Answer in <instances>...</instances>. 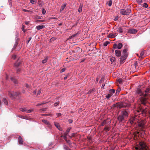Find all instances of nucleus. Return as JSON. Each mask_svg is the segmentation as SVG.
Returning a JSON list of instances; mask_svg holds the SVG:
<instances>
[{
    "instance_id": "f257e3e1",
    "label": "nucleus",
    "mask_w": 150,
    "mask_h": 150,
    "mask_svg": "<svg viewBox=\"0 0 150 150\" xmlns=\"http://www.w3.org/2000/svg\"><path fill=\"white\" fill-rule=\"evenodd\" d=\"M149 96H141L139 98V102L140 105L138 109L137 110L138 112L141 114L145 113L146 111L145 109H144L142 107L141 105H143L144 106H146V104L147 103V100Z\"/></svg>"
},
{
    "instance_id": "f03ea898",
    "label": "nucleus",
    "mask_w": 150,
    "mask_h": 150,
    "mask_svg": "<svg viewBox=\"0 0 150 150\" xmlns=\"http://www.w3.org/2000/svg\"><path fill=\"white\" fill-rule=\"evenodd\" d=\"M150 93V89L149 88H146L145 90L143 91L141 89L138 88L136 91V93L139 95V96H150L149 94Z\"/></svg>"
},
{
    "instance_id": "7ed1b4c3",
    "label": "nucleus",
    "mask_w": 150,
    "mask_h": 150,
    "mask_svg": "<svg viewBox=\"0 0 150 150\" xmlns=\"http://www.w3.org/2000/svg\"><path fill=\"white\" fill-rule=\"evenodd\" d=\"M147 148L145 143L143 141L139 142V145L135 147L136 150H147Z\"/></svg>"
},
{
    "instance_id": "20e7f679",
    "label": "nucleus",
    "mask_w": 150,
    "mask_h": 150,
    "mask_svg": "<svg viewBox=\"0 0 150 150\" xmlns=\"http://www.w3.org/2000/svg\"><path fill=\"white\" fill-rule=\"evenodd\" d=\"M127 50L126 49H124L122 52L123 55L120 59V62L122 64L124 61L126 59L128 55V53L127 52Z\"/></svg>"
},
{
    "instance_id": "39448f33",
    "label": "nucleus",
    "mask_w": 150,
    "mask_h": 150,
    "mask_svg": "<svg viewBox=\"0 0 150 150\" xmlns=\"http://www.w3.org/2000/svg\"><path fill=\"white\" fill-rule=\"evenodd\" d=\"M20 94L19 92H14L13 91L11 92H8V95L12 98H14V97H16L18 96Z\"/></svg>"
},
{
    "instance_id": "423d86ee",
    "label": "nucleus",
    "mask_w": 150,
    "mask_h": 150,
    "mask_svg": "<svg viewBox=\"0 0 150 150\" xmlns=\"http://www.w3.org/2000/svg\"><path fill=\"white\" fill-rule=\"evenodd\" d=\"M131 12V10L127 8L126 10L122 9L120 10V13L123 15H128Z\"/></svg>"
},
{
    "instance_id": "0eeeda50",
    "label": "nucleus",
    "mask_w": 150,
    "mask_h": 150,
    "mask_svg": "<svg viewBox=\"0 0 150 150\" xmlns=\"http://www.w3.org/2000/svg\"><path fill=\"white\" fill-rule=\"evenodd\" d=\"M121 115L125 118H126L128 116V112L125 110H124L121 112Z\"/></svg>"
},
{
    "instance_id": "6e6552de",
    "label": "nucleus",
    "mask_w": 150,
    "mask_h": 150,
    "mask_svg": "<svg viewBox=\"0 0 150 150\" xmlns=\"http://www.w3.org/2000/svg\"><path fill=\"white\" fill-rule=\"evenodd\" d=\"M125 118L123 117L121 115H119L117 117V120L120 123L121 122H123L125 121Z\"/></svg>"
},
{
    "instance_id": "1a4fd4ad",
    "label": "nucleus",
    "mask_w": 150,
    "mask_h": 150,
    "mask_svg": "<svg viewBox=\"0 0 150 150\" xmlns=\"http://www.w3.org/2000/svg\"><path fill=\"white\" fill-rule=\"evenodd\" d=\"M137 32V30L132 28L128 30V33L132 34H135Z\"/></svg>"
},
{
    "instance_id": "9d476101",
    "label": "nucleus",
    "mask_w": 150,
    "mask_h": 150,
    "mask_svg": "<svg viewBox=\"0 0 150 150\" xmlns=\"http://www.w3.org/2000/svg\"><path fill=\"white\" fill-rule=\"evenodd\" d=\"M138 117L137 115L135 116L134 117L131 118L130 119L132 120V121L136 123L137 122H138L139 120H138Z\"/></svg>"
},
{
    "instance_id": "9b49d317",
    "label": "nucleus",
    "mask_w": 150,
    "mask_h": 150,
    "mask_svg": "<svg viewBox=\"0 0 150 150\" xmlns=\"http://www.w3.org/2000/svg\"><path fill=\"white\" fill-rule=\"evenodd\" d=\"M123 105V108H125L126 107H129L130 106V105L129 103H127L126 102H122Z\"/></svg>"
},
{
    "instance_id": "f8f14e48",
    "label": "nucleus",
    "mask_w": 150,
    "mask_h": 150,
    "mask_svg": "<svg viewBox=\"0 0 150 150\" xmlns=\"http://www.w3.org/2000/svg\"><path fill=\"white\" fill-rule=\"evenodd\" d=\"M144 122L142 120H141L139 122L138 125L142 128H143L144 127Z\"/></svg>"
},
{
    "instance_id": "ddd939ff",
    "label": "nucleus",
    "mask_w": 150,
    "mask_h": 150,
    "mask_svg": "<svg viewBox=\"0 0 150 150\" xmlns=\"http://www.w3.org/2000/svg\"><path fill=\"white\" fill-rule=\"evenodd\" d=\"M18 142L20 144L22 145L23 144V140L21 136H19L18 139Z\"/></svg>"
},
{
    "instance_id": "4468645a",
    "label": "nucleus",
    "mask_w": 150,
    "mask_h": 150,
    "mask_svg": "<svg viewBox=\"0 0 150 150\" xmlns=\"http://www.w3.org/2000/svg\"><path fill=\"white\" fill-rule=\"evenodd\" d=\"M115 55L116 56L119 57L121 55V52L119 50H115Z\"/></svg>"
},
{
    "instance_id": "2eb2a0df",
    "label": "nucleus",
    "mask_w": 150,
    "mask_h": 150,
    "mask_svg": "<svg viewBox=\"0 0 150 150\" xmlns=\"http://www.w3.org/2000/svg\"><path fill=\"white\" fill-rule=\"evenodd\" d=\"M54 124L55 126L59 129V130L62 131V129L60 127L59 124L56 122H54Z\"/></svg>"
},
{
    "instance_id": "dca6fc26",
    "label": "nucleus",
    "mask_w": 150,
    "mask_h": 150,
    "mask_svg": "<svg viewBox=\"0 0 150 150\" xmlns=\"http://www.w3.org/2000/svg\"><path fill=\"white\" fill-rule=\"evenodd\" d=\"M117 108H123V105L122 103H117Z\"/></svg>"
},
{
    "instance_id": "f3484780",
    "label": "nucleus",
    "mask_w": 150,
    "mask_h": 150,
    "mask_svg": "<svg viewBox=\"0 0 150 150\" xmlns=\"http://www.w3.org/2000/svg\"><path fill=\"white\" fill-rule=\"evenodd\" d=\"M45 27V26L43 25H39L37 26L36 27V28L37 30H40Z\"/></svg>"
},
{
    "instance_id": "a211bd4d",
    "label": "nucleus",
    "mask_w": 150,
    "mask_h": 150,
    "mask_svg": "<svg viewBox=\"0 0 150 150\" xmlns=\"http://www.w3.org/2000/svg\"><path fill=\"white\" fill-rule=\"evenodd\" d=\"M123 28L122 27H119L117 31L120 33H123Z\"/></svg>"
},
{
    "instance_id": "6ab92c4d",
    "label": "nucleus",
    "mask_w": 150,
    "mask_h": 150,
    "mask_svg": "<svg viewBox=\"0 0 150 150\" xmlns=\"http://www.w3.org/2000/svg\"><path fill=\"white\" fill-rule=\"evenodd\" d=\"M66 6V3L62 5L61 6V8L60 9V11L61 12L62 11L65 7Z\"/></svg>"
},
{
    "instance_id": "aec40b11",
    "label": "nucleus",
    "mask_w": 150,
    "mask_h": 150,
    "mask_svg": "<svg viewBox=\"0 0 150 150\" xmlns=\"http://www.w3.org/2000/svg\"><path fill=\"white\" fill-rule=\"evenodd\" d=\"M80 48L79 47H76L75 50L72 51L74 53H76L78 51H80Z\"/></svg>"
},
{
    "instance_id": "412c9836",
    "label": "nucleus",
    "mask_w": 150,
    "mask_h": 150,
    "mask_svg": "<svg viewBox=\"0 0 150 150\" xmlns=\"http://www.w3.org/2000/svg\"><path fill=\"white\" fill-rule=\"evenodd\" d=\"M42 122H43L44 123H45V124H46L47 125H50V123L47 121V120H42Z\"/></svg>"
},
{
    "instance_id": "4be33fe9",
    "label": "nucleus",
    "mask_w": 150,
    "mask_h": 150,
    "mask_svg": "<svg viewBox=\"0 0 150 150\" xmlns=\"http://www.w3.org/2000/svg\"><path fill=\"white\" fill-rule=\"evenodd\" d=\"M70 129V128H68L66 130V132L64 133V135H65V134H66V135L67 136L68 133L69 132Z\"/></svg>"
},
{
    "instance_id": "5701e85b",
    "label": "nucleus",
    "mask_w": 150,
    "mask_h": 150,
    "mask_svg": "<svg viewBox=\"0 0 150 150\" xmlns=\"http://www.w3.org/2000/svg\"><path fill=\"white\" fill-rule=\"evenodd\" d=\"M123 45L122 43H119L117 45V48L118 49H120L122 47Z\"/></svg>"
},
{
    "instance_id": "b1692460",
    "label": "nucleus",
    "mask_w": 150,
    "mask_h": 150,
    "mask_svg": "<svg viewBox=\"0 0 150 150\" xmlns=\"http://www.w3.org/2000/svg\"><path fill=\"white\" fill-rule=\"evenodd\" d=\"M82 7L83 5L81 4L79 6V8L78 9V11L79 13H81V12Z\"/></svg>"
},
{
    "instance_id": "393cba45",
    "label": "nucleus",
    "mask_w": 150,
    "mask_h": 150,
    "mask_svg": "<svg viewBox=\"0 0 150 150\" xmlns=\"http://www.w3.org/2000/svg\"><path fill=\"white\" fill-rule=\"evenodd\" d=\"M115 90L114 89H110L109 90V93L112 95V94L114 93L115 92Z\"/></svg>"
},
{
    "instance_id": "a878e982",
    "label": "nucleus",
    "mask_w": 150,
    "mask_h": 150,
    "mask_svg": "<svg viewBox=\"0 0 150 150\" xmlns=\"http://www.w3.org/2000/svg\"><path fill=\"white\" fill-rule=\"evenodd\" d=\"M144 54V53L143 52H142L140 53V56H139V58L140 59H141L143 58V56Z\"/></svg>"
},
{
    "instance_id": "bb28decb",
    "label": "nucleus",
    "mask_w": 150,
    "mask_h": 150,
    "mask_svg": "<svg viewBox=\"0 0 150 150\" xmlns=\"http://www.w3.org/2000/svg\"><path fill=\"white\" fill-rule=\"evenodd\" d=\"M10 79L15 84H17L18 83L17 81L13 77H11Z\"/></svg>"
},
{
    "instance_id": "cd10ccee",
    "label": "nucleus",
    "mask_w": 150,
    "mask_h": 150,
    "mask_svg": "<svg viewBox=\"0 0 150 150\" xmlns=\"http://www.w3.org/2000/svg\"><path fill=\"white\" fill-rule=\"evenodd\" d=\"M3 102L4 103L5 105H7L8 104V101L5 98H3Z\"/></svg>"
},
{
    "instance_id": "c85d7f7f",
    "label": "nucleus",
    "mask_w": 150,
    "mask_h": 150,
    "mask_svg": "<svg viewBox=\"0 0 150 150\" xmlns=\"http://www.w3.org/2000/svg\"><path fill=\"white\" fill-rule=\"evenodd\" d=\"M47 57L45 58L42 61V63L43 64L45 63L46 62L47 60Z\"/></svg>"
},
{
    "instance_id": "c756f323",
    "label": "nucleus",
    "mask_w": 150,
    "mask_h": 150,
    "mask_svg": "<svg viewBox=\"0 0 150 150\" xmlns=\"http://www.w3.org/2000/svg\"><path fill=\"white\" fill-rule=\"evenodd\" d=\"M18 44V42L17 40H16L15 43V45L13 47V50L15 49L16 48V47H17Z\"/></svg>"
},
{
    "instance_id": "7c9ffc66",
    "label": "nucleus",
    "mask_w": 150,
    "mask_h": 150,
    "mask_svg": "<svg viewBox=\"0 0 150 150\" xmlns=\"http://www.w3.org/2000/svg\"><path fill=\"white\" fill-rule=\"evenodd\" d=\"M94 89L93 88L92 89H91L87 93L88 94H90L91 93H92L94 92Z\"/></svg>"
},
{
    "instance_id": "2f4dec72",
    "label": "nucleus",
    "mask_w": 150,
    "mask_h": 150,
    "mask_svg": "<svg viewBox=\"0 0 150 150\" xmlns=\"http://www.w3.org/2000/svg\"><path fill=\"white\" fill-rule=\"evenodd\" d=\"M116 108H117V103L113 105L111 107V108L112 109H115Z\"/></svg>"
},
{
    "instance_id": "473e14b6",
    "label": "nucleus",
    "mask_w": 150,
    "mask_h": 150,
    "mask_svg": "<svg viewBox=\"0 0 150 150\" xmlns=\"http://www.w3.org/2000/svg\"><path fill=\"white\" fill-rule=\"evenodd\" d=\"M22 10L23 11L25 12H30L31 13L33 12L31 10H27L24 9H23Z\"/></svg>"
},
{
    "instance_id": "72a5a7b5",
    "label": "nucleus",
    "mask_w": 150,
    "mask_h": 150,
    "mask_svg": "<svg viewBox=\"0 0 150 150\" xmlns=\"http://www.w3.org/2000/svg\"><path fill=\"white\" fill-rule=\"evenodd\" d=\"M20 64V62H17L15 64V66L16 67H18L19 66Z\"/></svg>"
},
{
    "instance_id": "f704fd0d",
    "label": "nucleus",
    "mask_w": 150,
    "mask_h": 150,
    "mask_svg": "<svg viewBox=\"0 0 150 150\" xmlns=\"http://www.w3.org/2000/svg\"><path fill=\"white\" fill-rule=\"evenodd\" d=\"M20 109L21 111L23 112H25L27 111V109L26 108H21Z\"/></svg>"
},
{
    "instance_id": "c9c22d12",
    "label": "nucleus",
    "mask_w": 150,
    "mask_h": 150,
    "mask_svg": "<svg viewBox=\"0 0 150 150\" xmlns=\"http://www.w3.org/2000/svg\"><path fill=\"white\" fill-rule=\"evenodd\" d=\"M110 43V42L109 41H106L103 43V45L104 46H106L107 45Z\"/></svg>"
},
{
    "instance_id": "e433bc0d",
    "label": "nucleus",
    "mask_w": 150,
    "mask_h": 150,
    "mask_svg": "<svg viewBox=\"0 0 150 150\" xmlns=\"http://www.w3.org/2000/svg\"><path fill=\"white\" fill-rule=\"evenodd\" d=\"M109 38H112L115 37L114 35L113 34L110 33L109 35Z\"/></svg>"
},
{
    "instance_id": "4c0bfd02",
    "label": "nucleus",
    "mask_w": 150,
    "mask_h": 150,
    "mask_svg": "<svg viewBox=\"0 0 150 150\" xmlns=\"http://www.w3.org/2000/svg\"><path fill=\"white\" fill-rule=\"evenodd\" d=\"M66 134H65V135H64H64H62L61 137H63V138L66 141L67 139V136L66 135Z\"/></svg>"
},
{
    "instance_id": "58836bf2",
    "label": "nucleus",
    "mask_w": 150,
    "mask_h": 150,
    "mask_svg": "<svg viewBox=\"0 0 150 150\" xmlns=\"http://www.w3.org/2000/svg\"><path fill=\"white\" fill-rule=\"evenodd\" d=\"M106 120H104L103 122H102L101 124V126H104L105 124H106Z\"/></svg>"
},
{
    "instance_id": "ea45409f",
    "label": "nucleus",
    "mask_w": 150,
    "mask_h": 150,
    "mask_svg": "<svg viewBox=\"0 0 150 150\" xmlns=\"http://www.w3.org/2000/svg\"><path fill=\"white\" fill-rule=\"evenodd\" d=\"M115 59V58L114 57H112L110 58V61L112 62H114Z\"/></svg>"
},
{
    "instance_id": "a19ab883",
    "label": "nucleus",
    "mask_w": 150,
    "mask_h": 150,
    "mask_svg": "<svg viewBox=\"0 0 150 150\" xmlns=\"http://www.w3.org/2000/svg\"><path fill=\"white\" fill-rule=\"evenodd\" d=\"M117 47V45L115 43L114 44L113 47V48L114 49H116Z\"/></svg>"
},
{
    "instance_id": "79ce46f5",
    "label": "nucleus",
    "mask_w": 150,
    "mask_h": 150,
    "mask_svg": "<svg viewBox=\"0 0 150 150\" xmlns=\"http://www.w3.org/2000/svg\"><path fill=\"white\" fill-rule=\"evenodd\" d=\"M117 81V82H119L120 83H121L122 81V79H118Z\"/></svg>"
},
{
    "instance_id": "37998d69",
    "label": "nucleus",
    "mask_w": 150,
    "mask_h": 150,
    "mask_svg": "<svg viewBox=\"0 0 150 150\" xmlns=\"http://www.w3.org/2000/svg\"><path fill=\"white\" fill-rule=\"evenodd\" d=\"M112 4V1L111 0H110L108 2V5L109 6H110Z\"/></svg>"
},
{
    "instance_id": "c03bdc74",
    "label": "nucleus",
    "mask_w": 150,
    "mask_h": 150,
    "mask_svg": "<svg viewBox=\"0 0 150 150\" xmlns=\"http://www.w3.org/2000/svg\"><path fill=\"white\" fill-rule=\"evenodd\" d=\"M111 96H112V95H111L109 93V94H108L106 96V97L108 99V98H110Z\"/></svg>"
},
{
    "instance_id": "a18cd8bd",
    "label": "nucleus",
    "mask_w": 150,
    "mask_h": 150,
    "mask_svg": "<svg viewBox=\"0 0 150 150\" xmlns=\"http://www.w3.org/2000/svg\"><path fill=\"white\" fill-rule=\"evenodd\" d=\"M64 147L65 150H70L69 148L66 146H64Z\"/></svg>"
},
{
    "instance_id": "49530a36",
    "label": "nucleus",
    "mask_w": 150,
    "mask_h": 150,
    "mask_svg": "<svg viewBox=\"0 0 150 150\" xmlns=\"http://www.w3.org/2000/svg\"><path fill=\"white\" fill-rule=\"evenodd\" d=\"M143 6L145 8H147L148 7V5L146 3H145L143 4Z\"/></svg>"
},
{
    "instance_id": "de8ad7c7",
    "label": "nucleus",
    "mask_w": 150,
    "mask_h": 150,
    "mask_svg": "<svg viewBox=\"0 0 150 150\" xmlns=\"http://www.w3.org/2000/svg\"><path fill=\"white\" fill-rule=\"evenodd\" d=\"M104 130H106L107 131H108L109 130V127H105L104 128Z\"/></svg>"
},
{
    "instance_id": "09e8293b",
    "label": "nucleus",
    "mask_w": 150,
    "mask_h": 150,
    "mask_svg": "<svg viewBox=\"0 0 150 150\" xmlns=\"http://www.w3.org/2000/svg\"><path fill=\"white\" fill-rule=\"evenodd\" d=\"M78 33H77L76 34H74V35H73L72 36H71V38H72L73 37H75L77 36V35H78Z\"/></svg>"
},
{
    "instance_id": "8fccbe9b",
    "label": "nucleus",
    "mask_w": 150,
    "mask_h": 150,
    "mask_svg": "<svg viewBox=\"0 0 150 150\" xmlns=\"http://www.w3.org/2000/svg\"><path fill=\"white\" fill-rule=\"evenodd\" d=\"M41 89H40L39 90L37 93V95H39L40 94V93H41Z\"/></svg>"
},
{
    "instance_id": "3c124183",
    "label": "nucleus",
    "mask_w": 150,
    "mask_h": 150,
    "mask_svg": "<svg viewBox=\"0 0 150 150\" xmlns=\"http://www.w3.org/2000/svg\"><path fill=\"white\" fill-rule=\"evenodd\" d=\"M46 13V11L43 8L42 9V13L43 14H45Z\"/></svg>"
},
{
    "instance_id": "603ef678",
    "label": "nucleus",
    "mask_w": 150,
    "mask_h": 150,
    "mask_svg": "<svg viewBox=\"0 0 150 150\" xmlns=\"http://www.w3.org/2000/svg\"><path fill=\"white\" fill-rule=\"evenodd\" d=\"M33 111V110H27V113H30L32 112Z\"/></svg>"
},
{
    "instance_id": "864d4df0",
    "label": "nucleus",
    "mask_w": 150,
    "mask_h": 150,
    "mask_svg": "<svg viewBox=\"0 0 150 150\" xmlns=\"http://www.w3.org/2000/svg\"><path fill=\"white\" fill-rule=\"evenodd\" d=\"M104 78L103 77H102L101 79L99 81V83H101L102 82H103V81L104 80Z\"/></svg>"
},
{
    "instance_id": "5fc2aeb1",
    "label": "nucleus",
    "mask_w": 150,
    "mask_h": 150,
    "mask_svg": "<svg viewBox=\"0 0 150 150\" xmlns=\"http://www.w3.org/2000/svg\"><path fill=\"white\" fill-rule=\"evenodd\" d=\"M68 76H69V74H68L67 75L65 76V77H64V80H66V79H67V78H68Z\"/></svg>"
},
{
    "instance_id": "6e6d98bb",
    "label": "nucleus",
    "mask_w": 150,
    "mask_h": 150,
    "mask_svg": "<svg viewBox=\"0 0 150 150\" xmlns=\"http://www.w3.org/2000/svg\"><path fill=\"white\" fill-rule=\"evenodd\" d=\"M76 133H72L71 134L72 137H75L76 135Z\"/></svg>"
},
{
    "instance_id": "4d7b16f0",
    "label": "nucleus",
    "mask_w": 150,
    "mask_h": 150,
    "mask_svg": "<svg viewBox=\"0 0 150 150\" xmlns=\"http://www.w3.org/2000/svg\"><path fill=\"white\" fill-rule=\"evenodd\" d=\"M66 141L67 143L69 144H71V142L70 140H67Z\"/></svg>"
},
{
    "instance_id": "13d9d810",
    "label": "nucleus",
    "mask_w": 150,
    "mask_h": 150,
    "mask_svg": "<svg viewBox=\"0 0 150 150\" xmlns=\"http://www.w3.org/2000/svg\"><path fill=\"white\" fill-rule=\"evenodd\" d=\"M130 123L131 124H136L135 122H134L131 119L130 120Z\"/></svg>"
},
{
    "instance_id": "bf43d9fd",
    "label": "nucleus",
    "mask_w": 150,
    "mask_h": 150,
    "mask_svg": "<svg viewBox=\"0 0 150 150\" xmlns=\"http://www.w3.org/2000/svg\"><path fill=\"white\" fill-rule=\"evenodd\" d=\"M35 0H30V3L33 4H34Z\"/></svg>"
},
{
    "instance_id": "052dcab7",
    "label": "nucleus",
    "mask_w": 150,
    "mask_h": 150,
    "mask_svg": "<svg viewBox=\"0 0 150 150\" xmlns=\"http://www.w3.org/2000/svg\"><path fill=\"white\" fill-rule=\"evenodd\" d=\"M62 114L60 113H58L57 114V115L58 117L61 116Z\"/></svg>"
},
{
    "instance_id": "680f3d73",
    "label": "nucleus",
    "mask_w": 150,
    "mask_h": 150,
    "mask_svg": "<svg viewBox=\"0 0 150 150\" xmlns=\"http://www.w3.org/2000/svg\"><path fill=\"white\" fill-rule=\"evenodd\" d=\"M46 109H47L46 108H43L40 109V110L41 111H45L46 110Z\"/></svg>"
},
{
    "instance_id": "e2e57ef3",
    "label": "nucleus",
    "mask_w": 150,
    "mask_h": 150,
    "mask_svg": "<svg viewBox=\"0 0 150 150\" xmlns=\"http://www.w3.org/2000/svg\"><path fill=\"white\" fill-rule=\"evenodd\" d=\"M65 69L64 68H63L62 69L61 71H60V72H63L64 71H65Z\"/></svg>"
},
{
    "instance_id": "0e129e2a",
    "label": "nucleus",
    "mask_w": 150,
    "mask_h": 150,
    "mask_svg": "<svg viewBox=\"0 0 150 150\" xmlns=\"http://www.w3.org/2000/svg\"><path fill=\"white\" fill-rule=\"evenodd\" d=\"M21 71V69L19 68H18L17 69V73H19Z\"/></svg>"
},
{
    "instance_id": "69168bd1",
    "label": "nucleus",
    "mask_w": 150,
    "mask_h": 150,
    "mask_svg": "<svg viewBox=\"0 0 150 150\" xmlns=\"http://www.w3.org/2000/svg\"><path fill=\"white\" fill-rule=\"evenodd\" d=\"M134 66L135 67H136V66H137V61H135V62H134Z\"/></svg>"
},
{
    "instance_id": "338daca9",
    "label": "nucleus",
    "mask_w": 150,
    "mask_h": 150,
    "mask_svg": "<svg viewBox=\"0 0 150 150\" xmlns=\"http://www.w3.org/2000/svg\"><path fill=\"white\" fill-rule=\"evenodd\" d=\"M16 57V55H13L12 57V58L13 59H15Z\"/></svg>"
},
{
    "instance_id": "774afa93",
    "label": "nucleus",
    "mask_w": 150,
    "mask_h": 150,
    "mask_svg": "<svg viewBox=\"0 0 150 150\" xmlns=\"http://www.w3.org/2000/svg\"><path fill=\"white\" fill-rule=\"evenodd\" d=\"M59 104V103H55L54 104V106H56Z\"/></svg>"
}]
</instances>
